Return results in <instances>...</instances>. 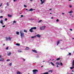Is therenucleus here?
<instances>
[{
  "label": "nucleus",
  "mask_w": 74,
  "mask_h": 74,
  "mask_svg": "<svg viewBox=\"0 0 74 74\" xmlns=\"http://www.w3.org/2000/svg\"><path fill=\"white\" fill-rule=\"evenodd\" d=\"M20 33L21 34V37L23 38V37H24V33L22 31H20Z\"/></svg>",
  "instance_id": "obj_1"
},
{
  "label": "nucleus",
  "mask_w": 74,
  "mask_h": 74,
  "mask_svg": "<svg viewBox=\"0 0 74 74\" xmlns=\"http://www.w3.org/2000/svg\"><path fill=\"white\" fill-rule=\"evenodd\" d=\"M46 26H45L44 27H41L40 28V30H44L45 29V28Z\"/></svg>",
  "instance_id": "obj_2"
},
{
  "label": "nucleus",
  "mask_w": 74,
  "mask_h": 74,
  "mask_svg": "<svg viewBox=\"0 0 74 74\" xmlns=\"http://www.w3.org/2000/svg\"><path fill=\"white\" fill-rule=\"evenodd\" d=\"M32 71L33 72L34 74H36V72H38V70L37 69H34Z\"/></svg>",
  "instance_id": "obj_3"
},
{
  "label": "nucleus",
  "mask_w": 74,
  "mask_h": 74,
  "mask_svg": "<svg viewBox=\"0 0 74 74\" xmlns=\"http://www.w3.org/2000/svg\"><path fill=\"white\" fill-rule=\"evenodd\" d=\"M32 52H34L36 53H37L38 52L35 50H32Z\"/></svg>",
  "instance_id": "obj_4"
},
{
  "label": "nucleus",
  "mask_w": 74,
  "mask_h": 74,
  "mask_svg": "<svg viewBox=\"0 0 74 74\" xmlns=\"http://www.w3.org/2000/svg\"><path fill=\"white\" fill-rule=\"evenodd\" d=\"M4 60V58H0V61L1 62H3Z\"/></svg>",
  "instance_id": "obj_5"
},
{
  "label": "nucleus",
  "mask_w": 74,
  "mask_h": 74,
  "mask_svg": "<svg viewBox=\"0 0 74 74\" xmlns=\"http://www.w3.org/2000/svg\"><path fill=\"white\" fill-rule=\"evenodd\" d=\"M0 23H1V24H2V25H4V23H3V20H1L0 21Z\"/></svg>",
  "instance_id": "obj_6"
},
{
  "label": "nucleus",
  "mask_w": 74,
  "mask_h": 74,
  "mask_svg": "<svg viewBox=\"0 0 74 74\" xmlns=\"http://www.w3.org/2000/svg\"><path fill=\"white\" fill-rule=\"evenodd\" d=\"M32 29H34V30H36V29H37V27H31Z\"/></svg>",
  "instance_id": "obj_7"
},
{
  "label": "nucleus",
  "mask_w": 74,
  "mask_h": 74,
  "mask_svg": "<svg viewBox=\"0 0 74 74\" xmlns=\"http://www.w3.org/2000/svg\"><path fill=\"white\" fill-rule=\"evenodd\" d=\"M60 43V40H59L57 42V45H59V44Z\"/></svg>",
  "instance_id": "obj_8"
},
{
  "label": "nucleus",
  "mask_w": 74,
  "mask_h": 74,
  "mask_svg": "<svg viewBox=\"0 0 74 74\" xmlns=\"http://www.w3.org/2000/svg\"><path fill=\"white\" fill-rule=\"evenodd\" d=\"M29 32H33V29H32V28H31V29H29Z\"/></svg>",
  "instance_id": "obj_9"
},
{
  "label": "nucleus",
  "mask_w": 74,
  "mask_h": 74,
  "mask_svg": "<svg viewBox=\"0 0 74 74\" xmlns=\"http://www.w3.org/2000/svg\"><path fill=\"white\" fill-rule=\"evenodd\" d=\"M36 36L38 37H39V38H40L41 36L39 35V34H37V35H36Z\"/></svg>",
  "instance_id": "obj_10"
},
{
  "label": "nucleus",
  "mask_w": 74,
  "mask_h": 74,
  "mask_svg": "<svg viewBox=\"0 0 74 74\" xmlns=\"http://www.w3.org/2000/svg\"><path fill=\"white\" fill-rule=\"evenodd\" d=\"M8 17H10V18H11L12 17V15L11 14H10H10H8Z\"/></svg>",
  "instance_id": "obj_11"
},
{
  "label": "nucleus",
  "mask_w": 74,
  "mask_h": 74,
  "mask_svg": "<svg viewBox=\"0 0 74 74\" xmlns=\"http://www.w3.org/2000/svg\"><path fill=\"white\" fill-rule=\"evenodd\" d=\"M9 53H8V56H10V55H11V52H9Z\"/></svg>",
  "instance_id": "obj_12"
},
{
  "label": "nucleus",
  "mask_w": 74,
  "mask_h": 74,
  "mask_svg": "<svg viewBox=\"0 0 74 74\" xmlns=\"http://www.w3.org/2000/svg\"><path fill=\"white\" fill-rule=\"evenodd\" d=\"M25 49L26 50H29V47H26Z\"/></svg>",
  "instance_id": "obj_13"
},
{
  "label": "nucleus",
  "mask_w": 74,
  "mask_h": 74,
  "mask_svg": "<svg viewBox=\"0 0 74 74\" xmlns=\"http://www.w3.org/2000/svg\"><path fill=\"white\" fill-rule=\"evenodd\" d=\"M50 63H51V64H52V66H55V65L52 62H51Z\"/></svg>",
  "instance_id": "obj_14"
},
{
  "label": "nucleus",
  "mask_w": 74,
  "mask_h": 74,
  "mask_svg": "<svg viewBox=\"0 0 74 74\" xmlns=\"http://www.w3.org/2000/svg\"><path fill=\"white\" fill-rule=\"evenodd\" d=\"M56 64H57V65H59V64H60L58 62H56Z\"/></svg>",
  "instance_id": "obj_15"
},
{
  "label": "nucleus",
  "mask_w": 74,
  "mask_h": 74,
  "mask_svg": "<svg viewBox=\"0 0 74 74\" xmlns=\"http://www.w3.org/2000/svg\"><path fill=\"white\" fill-rule=\"evenodd\" d=\"M72 66H74V60H73V62H72Z\"/></svg>",
  "instance_id": "obj_16"
},
{
  "label": "nucleus",
  "mask_w": 74,
  "mask_h": 74,
  "mask_svg": "<svg viewBox=\"0 0 74 74\" xmlns=\"http://www.w3.org/2000/svg\"><path fill=\"white\" fill-rule=\"evenodd\" d=\"M33 11V9H32V8H31L29 10V11Z\"/></svg>",
  "instance_id": "obj_17"
},
{
  "label": "nucleus",
  "mask_w": 74,
  "mask_h": 74,
  "mask_svg": "<svg viewBox=\"0 0 74 74\" xmlns=\"http://www.w3.org/2000/svg\"><path fill=\"white\" fill-rule=\"evenodd\" d=\"M17 74H21V72H20L19 71H18L17 72Z\"/></svg>",
  "instance_id": "obj_18"
},
{
  "label": "nucleus",
  "mask_w": 74,
  "mask_h": 74,
  "mask_svg": "<svg viewBox=\"0 0 74 74\" xmlns=\"http://www.w3.org/2000/svg\"><path fill=\"white\" fill-rule=\"evenodd\" d=\"M8 38H9V40H10V41H11V39L12 38H10V36H9V37H8Z\"/></svg>",
  "instance_id": "obj_19"
},
{
  "label": "nucleus",
  "mask_w": 74,
  "mask_h": 74,
  "mask_svg": "<svg viewBox=\"0 0 74 74\" xmlns=\"http://www.w3.org/2000/svg\"><path fill=\"white\" fill-rule=\"evenodd\" d=\"M5 38L6 41H8V40L9 38H7V37H6Z\"/></svg>",
  "instance_id": "obj_20"
},
{
  "label": "nucleus",
  "mask_w": 74,
  "mask_h": 74,
  "mask_svg": "<svg viewBox=\"0 0 74 74\" xmlns=\"http://www.w3.org/2000/svg\"><path fill=\"white\" fill-rule=\"evenodd\" d=\"M53 70H50V71H48V72L49 73L50 72H51V73H52L53 72Z\"/></svg>",
  "instance_id": "obj_21"
},
{
  "label": "nucleus",
  "mask_w": 74,
  "mask_h": 74,
  "mask_svg": "<svg viewBox=\"0 0 74 74\" xmlns=\"http://www.w3.org/2000/svg\"><path fill=\"white\" fill-rule=\"evenodd\" d=\"M24 32H25V33H27V31L26 29H24Z\"/></svg>",
  "instance_id": "obj_22"
},
{
  "label": "nucleus",
  "mask_w": 74,
  "mask_h": 74,
  "mask_svg": "<svg viewBox=\"0 0 74 74\" xmlns=\"http://www.w3.org/2000/svg\"><path fill=\"white\" fill-rule=\"evenodd\" d=\"M16 45H17L18 46H19V45H20V44L18 43H16Z\"/></svg>",
  "instance_id": "obj_23"
},
{
  "label": "nucleus",
  "mask_w": 74,
  "mask_h": 74,
  "mask_svg": "<svg viewBox=\"0 0 74 74\" xmlns=\"http://www.w3.org/2000/svg\"><path fill=\"white\" fill-rule=\"evenodd\" d=\"M16 33L17 35H19V32H17Z\"/></svg>",
  "instance_id": "obj_24"
},
{
  "label": "nucleus",
  "mask_w": 74,
  "mask_h": 74,
  "mask_svg": "<svg viewBox=\"0 0 74 74\" xmlns=\"http://www.w3.org/2000/svg\"><path fill=\"white\" fill-rule=\"evenodd\" d=\"M74 67V66H73L72 67H70V69H73Z\"/></svg>",
  "instance_id": "obj_25"
},
{
  "label": "nucleus",
  "mask_w": 74,
  "mask_h": 74,
  "mask_svg": "<svg viewBox=\"0 0 74 74\" xmlns=\"http://www.w3.org/2000/svg\"><path fill=\"white\" fill-rule=\"evenodd\" d=\"M56 59V60L58 61V60H60V58H58Z\"/></svg>",
  "instance_id": "obj_26"
},
{
  "label": "nucleus",
  "mask_w": 74,
  "mask_h": 74,
  "mask_svg": "<svg viewBox=\"0 0 74 74\" xmlns=\"http://www.w3.org/2000/svg\"><path fill=\"white\" fill-rule=\"evenodd\" d=\"M35 37H36V36H32L31 37V38H35Z\"/></svg>",
  "instance_id": "obj_27"
},
{
  "label": "nucleus",
  "mask_w": 74,
  "mask_h": 74,
  "mask_svg": "<svg viewBox=\"0 0 74 74\" xmlns=\"http://www.w3.org/2000/svg\"><path fill=\"white\" fill-rule=\"evenodd\" d=\"M18 52L21 53V52H22V51H21V50H18Z\"/></svg>",
  "instance_id": "obj_28"
},
{
  "label": "nucleus",
  "mask_w": 74,
  "mask_h": 74,
  "mask_svg": "<svg viewBox=\"0 0 74 74\" xmlns=\"http://www.w3.org/2000/svg\"><path fill=\"white\" fill-rule=\"evenodd\" d=\"M11 65H12V63H10L9 64V66H11Z\"/></svg>",
  "instance_id": "obj_29"
},
{
  "label": "nucleus",
  "mask_w": 74,
  "mask_h": 74,
  "mask_svg": "<svg viewBox=\"0 0 74 74\" xmlns=\"http://www.w3.org/2000/svg\"><path fill=\"white\" fill-rule=\"evenodd\" d=\"M71 13H73V12H72V11H71L69 12V14H71Z\"/></svg>",
  "instance_id": "obj_30"
},
{
  "label": "nucleus",
  "mask_w": 74,
  "mask_h": 74,
  "mask_svg": "<svg viewBox=\"0 0 74 74\" xmlns=\"http://www.w3.org/2000/svg\"><path fill=\"white\" fill-rule=\"evenodd\" d=\"M44 3V1H42V2L41 3V4H42Z\"/></svg>",
  "instance_id": "obj_31"
},
{
  "label": "nucleus",
  "mask_w": 74,
  "mask_h": 74,
  "mask_svg": "<svg viewBox=\"0 0 74 74\" xmlns=\"http://www.w3.org/2000/svg\"><path fill=\"white\" fill-rule=\"evenodd\" d=\"M8 49V47H7L6 48V50H7Z\"/></svg>",
  "instance_id": "obj_32"
},
{
  "label": "nucleus",
  "mask_w": 74,
  "mask_h": 74,
  "mask_svg": "<svg viewBox=\"0 0 74 74\" xmlns=\"http://www.w3.org/2000/svg\"><path fill=\"white\" fill-rule=\"evenodd\" d=\"M7 62H9V61H10V59L7 60Z\"/></svg>",
  "instance_id": "obj_33"
},
{
  "label": "nucleus",
  "mask_w": 74,
  "mask_h": 74,
  "mask_svg": "<svg viewBox=\"0 0 74 74\" xmlns=\"http://www.w3.org/2000/svg\"><path fill=\"white\" fill-rule=\"evenodd\" d=\"M21 18H23V15H21Z\"/></svg>",
  "instance_id": "obj_34"
},
{
  "label": "nucleus",
  "mask_w": 74,
  "mask_h": 74,
  "mask_svg": "<svg viewBox=\"0 0 74 74\" xmlns=\"http://www.w3.org/2000/svg\"><path fill=\"white\" fill-rule=\"evenodd\" d=\"M60 65H61V66H63V64H62V63L61 62Z\"/></svg>",
  "instance_id": "obj_35"
},
{
  "label": "nucleus",
  "mask_w": 74,
  "mask_h": 74,
  "mask_svg": "<svg viewBox=\"0 0 74 74\" xmlns=\"http://www.w3.org/2000/svg\"><path fill=\"white\" fill-rule=\"evenodd\" d=\"M7 20H8L7 18H6L5 19V21H7Z\"/></svg>",
  "instance_id": "obj_36"
},
{
  "label": "nucleus",
  "mask_w": 74,
  "mask_h": 74,
  "mask_svg": "<svg viewBox=\"0 0 74 74\" xmlns=\"http://www.w3.org/2000/svg\"><path fill=\"white\" fill-rule=\"evenodd\" d=\"M42 22V20H39V21H38L39 23H40V22Z\"/></svg>",
  "instance_id": "obj_37"
},
{
  "label": "nucleus",
  "mask_w": 74,
  "mask_h": 74,
  "mask_svg": "<svg viewBox=\"0 0 74 74\" xmlns=\"http://www.w3.org/2000/svg\"><path fill=\"white\" fill-rule=\"evenodd\" d=\"M56 22H59V20L58 19H57L56 20Z\"/></svg>",
  "instance_id": "obj_38"
},
{
  "label": "nucleus",
  "mask_w": 74,
  "mask_h": 74,
  "mask_svg": "<svg viewBox=\"0 0 74 74\" xmlns=\"http://www.w3.org/2000/svg\"><path fill=\"white\" fill-rule=\"evenodd\" d=\"M3 16H1L0 17V18H3Z\"/></svg>",
  "instance_id": "obj_39"
},
{
  "label": "nucleus",
  "mask_w": 74,
  "mask_h": 74,
  "mask_svg": "<svg viewBox=\"0 0 74 74\" xmlns=\"http://www.w3.org/2000/svg\"><path fill=\"white\" fill-rule=\"evenodd\" d=\"M13 22L14 23H16V21H14Z\"/></svg>",
  "instance_id": "obj_40"
},
{
  "label": "nucleus",
  "mask_w": 74,
  "mask_h": 74,
  "mask_svg": "<svg viewBox=\"0 0 74 74\" xmlns=\"http://www.w3.org/2000/svg\"><path fill=\"white\" fill-rule=\"evenodd\" d=\"M1 5H0V7H1V6H2V3H1Z\"/></svg>",
  "instance_id": "obj_41"
},
{
  "label": "nucleus",
  "mask_w": 74,
  "mask_h": 74,
  "mask_svg": "<svg viewBox=\"0 0 74 74\" xmlns=\"http://www.w3.org/2000/svg\"><path fill=\"white\" fill-rule=\"evenodd\" d=\"M69 55H71V53H69Z\"/></svg>",
  "instance_id": "obj_42"
},
{
  "label": "nucleus",
  "mask_w": 74,
  "mask_h": 74,
  "mask_svg": "<svg viewBox=\"0 0 74 74\" xmlns=\"http://www.w3.org/2000/svg\"><path fill=\"white\" fill-rule=\"evenodd\" d=\"M24 6L25 7H27L26 5H24Z\"/></svg>",
  "instance_id": "obj_43"
},
{
  "label": "nucleus",
  "mask_w": 74,
  "mask_h": 74,
  "mask_svg": "<svg viewBox=\"0 0 74 74\" xmlns=\"http://www.w3.org/2000/svg\"><path fill=\"white\" fill-rule=\"evenodd\" d=\"M5 27V25H4L2 27Z\"/></svg>",
  "instance_id": "obj_44"
},
{
  "label": "nucleus",
  "mask_w": 74,
  "mask_h": 74,
  "mask_svg": "<svg viewBox=\"0 0 74 74\" xmlns=\"http://www.w3.org/2000/svg\"><path fill=\"white\" fill-rule=\"evenodd\" d=\"M69 7L70 8H71V7H72V6L71 5H70L69 6Z\"/></svg>",
  "instance_id": "obj_45"
},
{
  "label": "nucleus",
  "mask_w": 74,
  "mask_h": 74,
  "mask_svg": "<svg viewBox=\"0 0 74 74\" xmlns=\"http://www.w3.org/2000/svg\"><path fill=\"white\" fill-rule=\"evenodd\" d=\"M23 61H25V59L23 58Z\"/></svg>",
  "instance_id": "obj_46"
},
{
  "label": "nucleus",
  "mask_w": 74,
  "mask_h": 74,
  "mask_svg": "<svg viewBox=\"0 0 74 74\" xmlns=\"http://www.w3.org/2000/svg\"><path fill=\"white\" fill-rule=\"evenodd\" d=\"M7 6H8V2H7Z\"/></svg>",
  "instance_id": "obj_47"
},
{
  "label": "nucleus",
  "mask_w": 74,
  "mask_h": 74,
  "mask_svg": "<svg viewBox=\"0 0 74 74\" xmlns=\"http://www.w3.org/2000/svg\"><path fill=\"white\" fill-rule=\"evenodd\" d=\"M1 56H2L1 55H0V58H1Z\"/></svg>",
  "instance_id": "obj_48"
},
{
  "label": "nucleus",
  "mask_w": 74,
  "mask_h": 74,
  "mask_svg": "<svg viewBox=\"0 0 74 74\" xmlns=\"http://www.w3.org/2000/svg\"><path fill=\"white\" fill-rule=\"evenodd\" d=\"M70 30L71 31H72V29H70Z\"/></svg>",
  "instance_id": "obj_49"
},
{
  "label": "nucleus",
  "mask_w": 74,
  "mask_h": 74,
  "mask_svg": "<svg viewBox=\"0 0 74 74\" xmlns=\"http://www.w3.org/2000/svg\"><path fill=\"white\" fill-rule=\"evenodd\" d=\"M57 67H59V66L58 65H57Z\"/></svg>",
  "instance_id": "obj_50"
},
{
  "label": "nucleus",
  "mask_w": 74,
  "mask_h": 74,
  "mask_svg": "<svg viewBox=\"0 0 74 74\" xmlns=\"http://www.w3.org/2000/svg\"><path fill=\"white\" fill-rule=\"evenodd\" d=\"M50 11H51V10H52V9H50L49 10Z\"/></svg>",
  "instance_id": "obj_51"
},
{
  "label": "nucleus",
  "mask_w": 74,
  "mask_h": 74,
  "mask_svg": "<svg viewBox=\"0 0 74 74\" xmlns=\"http://www.w3.org/2000/svg\"><path fill=\"white\" fill-rule=\"evenodd\" d=\"M40 1H41V2H42V0H40Z\"/></svg>",
  "instance_id": "obj_52"
},
{
  "label": "nucleus",
  "mask_w": 74,
  "mask_h": 74,
  "mask_svg": "<svg viewBox=\"0 0 74 74\" xmlns=\"http://www.w3.org/2000/svg\"><path fill=\"white\" fill-rule=\"evenodd\" d=\"M15 1H16V0H14V2H15Z\"/></svg>",
  "instance_id": "obj_53"
},
{
  "label": "nucleus",
  "mask_w": 74,
  "mask_h": 74,
  "mask_svg": "<svg viewBox=\"0 0 74 74\" xmlns=\"http://www.w3.org/2000/svg\"><path fill=\"white\" fill-rule=\"evenodd\" d=\"M62 14H63V15H64V13H62Z\"/></svg>",
  "instance_id": "obj_54"
},
{
  "label": "nucleus",
  "mask_w": 74,
  "mask_h": 74,
  "mask_svg": "<svg viewBox=\"0 0 74 74\" xmlns=\"http://www.w3.org/2000/svg\"><path fill=\"white\" fill-rule=\"evenodd\" d=\"M51 19H53V17H51Z\"/></svg>",
  "instance_id": "obj_55"
},
{
  "label": "nucleus",
  "mask_w": 74,
  "mask_h": 74,
  "mask_svg": "<svg viewBox=\"0 0 74 74\" xmlns=\"http://www.w3.org/2000/svg\"><path fill=\"white\" fill-rule=\"evenodd\" d=\"M72 72H74V71H73V70H72Z\"/></svg>",
  "instance_id": "obj_56"
},
{
  "label": "nucleus",
  "mask_w": 74,
  "mask_h": 74,
  "mask_svg": "<svg viewBox=\"0 0 74 74\" xmlns=\"http://www.w3.org/2000/svg\"><path fill=\"white\" fill-rule=\"evenodd\" d=\"M5 45V44H3V46H4Z\"/></svg>",
  "instance_id": "obj_57"
},
{
  "label": "nucleus",
  "mask_w": 74,
  "mask_h": 74,
  "mask_svg": "<svg viewBox=\"0 0 74 74\" xmlns=\"http://www.w3.org/2000/svg\"><path fill=\"white\" fill-rule=\"evenodd\" d=\"M45 61H43V62H45Z\"/></svg>",
  "instance_id": "obj_58"
},
{
  "label": "nucleus",
  "mask_w": 74,
  "mask_h": 74,
  "mask_svg": "<svg viewBox=\"0 0 74 74\" xmlns=\"http://www.w3.org/2000/svg\"><path fill=\"white\" fill-rule=\"evenodd\" d=\"M72 39H73V40H74V38H72Z\"/></svg>",
  "instance_id": "obj_59"
},
{
  "label": "nucleus",
  "mask_w": 74,
  "mask_h": 74,
  "mask_svg": "<svg viewBox=\"0 0 74 74\" xmlns=\"http://www.w3.org/2000/svg\"><path fill=\"white\" fill-rule=\"evenodd\" d=\"M50 14H52V13H50Z\"/></svg>",
  "instance_id": "obj_60"
},
{
  "label": "nucleus",
  "mask_w": 74,
  "mask_h": 74,
  "mask_svg": "<svg viewBox=\"0 0 74 74\" xmlns=\"http://www.w3.org/2000/svg\"><path fill=\"white\" fill-rule=\"evenodd\" d=\"M19 14H22V13H19Z\"/></svg>",
  "instance_id": "obj_61"
},
{
  "label": "nucleus",
  "mask_w": 74,
  "mask_h": 74,
  "mask_svg": "<svg viewBox=\"0 0 74 74\" xmlns=\"http://www.w3.org/2000/svg\"><path fill=\"white\" fill-rule=\"evenodd\" d=\"M43 67V66H41V67Z\"/></svg>",
  "instance_id": "obj_62"
},
{
  "label": "nucleus",
  "mask_w": 74,
  "mask_h": 74,
  "mask_svg": "<svg viewBox=\"0 0 74 74\" xmlns=\"http://www.w3.org/2000/svg\"><path fill=\"white\" fill-rule=\"evenodd\" d=\"M30 1H33V0H30Z\"/></svg>",
  "instance_id": "obj_63"
},
{
  "label": "nucleus",
  "mask_w": 74,
  "mask_h": 74,
  "mask_svg": "<svg viewBox=\"0 0 74 74\" xmlns=\"http://www.w3.org/2000/svg\"><path fill=\"white\" fill-rule=\"evenodd\" d=\"M26 10H27V9H26Z\"/></svg>",
  "instance_id": "obj_64"
}]
</instances>
